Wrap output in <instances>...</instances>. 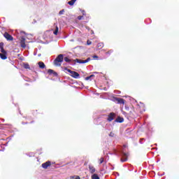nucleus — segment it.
Listing matches in <instances>:
<instances>
[{"mask_svg": "<svg viewBox=\"0 0 179 179\" xmlns=\"http://www.w3.org/2000/svg\"><path fill=\"white\" fill-rule=\"evenodd\" d=\"M114 117H115V113H110L108 116V121H109V122H111V121L114 120Z\"/></svg>", "mask_w": 179, "mask_h": 179, "instance_id": "1a4fd4ad", "label": "nucleus"}, {"mask_svg": "<svg viewBox=\"0 0 179 179\" xmlns=\"http://www.w3.org/2000/svg\"><path fill=\"white\" fill-rule=\"evenodd\" d=\"M123 121H124V118L121 117H117V118L115 120V122L122 123Z\"/></svg>", "mask_w": 179, "mask_h": 179, "instance_id": "4468645a", "label": "nucleus"}, {"mask_svg": "<svg viewBox=\"0 0 179 179\" xmlns=\"http://www.w3.org/2000/svg\"><path fill=\"white\" fill-rule=\"evenodd\" d=\"M48 73H49V75H53V76H58V73L52 69H48Z\"/></svg>", "mask_w": 179, "mask_h": 179, "instance_id": "9b49d317", "label": "nucleus"}, {"mask_svg": "<svg viewBox=\"0 0 179 179\" xmlns=\"http://www.w3.org/2000/svg\"><path fill=\"white\" fill-rule=\"evenodd\" d=\"M50 166H51V162H50V161H48V162L42 164L43 169H48V167H50Z\"/></svg>", "mask_w": 179, "mask_h": 179, "instance_id": "9d476101", "label": "nucleus"}, {"mask_svg": "<svg viewBox=\"0 0 179 179\" xmlns=\"http://www.w3.org/2000/svg\"><path fill=\"white\" fill-rule=\"evenodd\" d=\"M64 62V55H59L54 60V64L56 66H61V63Z\"/></svg>", "mask_w": 179, "mask_h": 179, "instance_id": "7ed1b4c3", "label": "nucleus"}, {"mask_svg": "<svg viewBox=\"0 0 179 179\" xmlns=\"http://www.w3.org/2000/svg\"><path fill=\"white\" fill-rule=\"evenodd\" d=\"M76 2V0H71L70 1L68 2V4L70 5V6H73V5H74Z\"/></svg>", "mask_w": 179, "mask_h": 179, "instance_id": "f3484780", "label": "nucleus"}, {"mask_svg": "<svg viewBox=\"0 0 179 179\" xmlns=\"http://www.w3.org/2000/svg\"><path fill=\"white\" fill-rule=\"evenodd\" d=\"M103 47H104V43H99L97 44V48H103Z\"/></svg>", "mask_w": 179, "mask_h": 179, "instance_id": "a211bd4d", "label": "nucleus"}, {"mask_svg": "<svg viewBox=\"0 0 179 179\" xmlns=\"http://www.w3.org/2000/svg\"><path fill=\"white\" fill-rule=\"evenodd\" d=\"M64 69L65 71H67V72H69L71 76H72V78H74V79H79V78H80V75L78 72L71 71V69L67 68H65Z\"/></svg>", "mask_w": 179, "mask_h": 179, "instance_id": "20e7f679", "label": "nucleus"}, {"mask_svg": "<svg viewBox=\"0 0 179 179\" xmlns=\"http://www.w3.org/2000/svg\"><path fill=\"white\" fill-rule=\"evenodd\" d=\"M26 38H24V36H22L20 39V45L22 48H26Z\"/></svg>", "mask_w": 179, "mask_h": 179, "instance_id": "6e6552de", "label": "nucleus"}, {"mask_svg": "<svg viewBox=\"0 0 179 179\" xmlns=\"http://www.w3.org/2000/svg\"><path fill=\"white\" fill-rule=\"evenodd\" d=\"M64 61H65V62H72V60L71 59H70L69 57H64Z\"/></svg>", "mask_w": 179, "mask_h": 179, "instance_id": "aec40b11", "label": "nucleus"}, {"mask_svg": "<svg viewBox=\"0 0 179 179\" xmlns=\"http://www.w3.org/2000/svg\"><path fill=\"white\" fill-rule=\"evenodd\" d=\"M64 13H65V10L62 9V10H60L59 12V15H64Z\"/></svg>", "mask_w": 179, "mask_h": 179, "instance_id": "5701e85b", "label": "nucleus"}, {"mask_svg": "<svg viewBox=\"0 0 179 179\" xmlns=\"http://www.w3.org/2000/svg\"><path fill=\"white\" fill-rule=\"evenodd\" d=\"M70 179H80L79 176H71Z\"/></svg>", "mask_w": 179, "mask_h": 179, "instance_id": "4be33fe9", "label": "nucleus"}, {"mask_svg": "<svg viewBox=\"0 0 179 179\" xmlns=\"http://www.w3.org/2000/svg\"><path fill=\"white\" fill-rule=\"evenodd\" d=\"M117 176H120V173H117Z\"/></svg>", "mask_w": 179, "mask_h": 179, "instance_id": "f704fd0d", "label": "nucleus"}, {"mask_svg": "<svg viewBox=\"0 0 179 179\" xmlns=\"http://www.w3.org/2000/svg\"><path fill=\"white\" fill-rule=\"evenodd\" d=\"M38 65L39 68H41V69H44V68H45V64L43 62H39L38 63Z\"/></svg>", "mask_w": 179, "mask_h": 179, "instance_id": "ddd939ff", "label": "nucleus"}, {"mask_svg": "<svg viewBox=\"0 0 179 179\" xmlns=\"http://www.w3.org/2000/svg\"><path fill=\"white\" fill-rule=\"evenodd\" d=\"M93 58H96V59L99 58V56H97V55H94L93 56Z\"/></svg>", "mask_w": 179, "mask_h": 179, "instance_id": "c85d7f7f", "label": "nucleus"}, {"mask_svg": "<svg viewBox=\"0 0 179 179\" xmlns=\"http://www.w3.org/2000/svg\"><path fill=\"white\" fill-rule=\"evenodd\" d=\"M114 133L113 131H111L110 134H109V136H110L111 138H114Z\"/></svg>", "mask_w": 179, "mask_h": 179, "instance_id": "a878e982", "label": "nucleus"}, {"mask_svg": "<svg viewBox=\"0 0 179 179\" xmlns=\"http://www.w3.org/2000/svg\"><path fill=\"white\" fill-rule=\"evenodd\" d=\"M119 155L120 156H122L121 162L122 163H124V162H127L128 160V153H127V145H124L121 148L120 150H119Z\"/></svg>", "mask_w": 179, "mask_h": 179, "instance_id": "f257e3e1", "label": "nucleus"}, {"mask_svg": "<svg viewBox=\"0 0 179 179\" xmlns=\"http://www.w3.org/2000/svg\"><path fill=\"white\" fill-rule=\"evenodd\" d=\"M74 61H75V62H77L78 64H87V62H89V61H90V57H88L85 60L76 59Z\"/></svg>", "mask_w": 179, "mask_h": 179, "instance_id": "423d86ee", "label": "nucleus"}, {"mask_svg": "<svg viewBox=\"0 0 179 179\" xmlns=\"http://www.w3.org/2000/svg\"><path fill=\"white\" fill-rule=\"evenodd\" d=\"M141 104H142V106H143V107H144V106H145V105H143V103H141Z\"/></svg>", "mask_w": 179, "mask_h": 179, "instance_id": "473e14b6", "label": "nucleus"}, {"mask_svg": "<svg viewBox=\"0 0 179 179\" xmlns=\"http://www.w3.org/2000/svg\"><path fill=\"white\" fill-rule=\"evenodd\" d=\"M142 141H143V138H141V139H140V143H143L142 142Z\"/></svg>", "mask_w": 179, "mask_h": 179, "instance_id": "c756f323", "label": "nucleus"}, {"mask_svg": "<svg viewBox=\"0 0 179 179\" xmlns=\"http://www.w3.org/2000/svg\"><path fill=\"white\" fill-rule=\"evenodd\" d=\"M94 73H97V72H94Z\"/></svg>", "mask_w": 179, "mask_h": 179, "instance_id": "c9c22d12", "label": "nucleus"}, {"mask_svg": "<svg viewBox=\"0 0 179 179\" xmlns=\"http://www.w3.org/2000/svg\"><path fill=\"white\" fill-rule=\"evenodd\" d=\"M78 20H82V19H83V16L80 15L78 17Z\"/></svg>", "mask_w": 179, "mask_h": 179, "instance_id": "bb28decb", "label": "nucleus"}, {"mask_svg": "<svg viewBox=\"0 0 179 179\" xmlns=\"http://www.w3.org/2000/svg\"><path fill=\"white\" fill-rule=\"evenodd\" d=\"M92 78H94V74H92L87 77L85 78V80H92Z\"/></svg>", "mask_w": 179, "mask_h": 179, "instance_id": "dca6fc26", "label": "nucleus"}, {"mask_svg": "<svg viewBox=\"0 0 179 179\" xmlns=\"http://www.w3.org/2000/svg\"><path fill=\"white\" fill-rule=\"evenodd\" d=\"M58 30H59V28L58 27H56V29L55 30L53 31V34L57 36L58 34Z\"/></svg>", "mask_w": 179, "mask_h": 179, "instance_id": "6ab92c4d", "label": "nucleus"}, {"mask_svg": "<svg viewBox=\"0 0 179 179\" xmlns=\"http://www.w3.org/2000/svg\"><path fill=\"white\" fill-rule=\"evenodd\" d=\"M113 101L117 104H125V101L122 98L113 97Z\"/></svg>", "mask_w": 179, "mask_h": 179, "instance_id": "39448f33", "label": "nucleus"}, {"mask_svg": "<svg viewBox=\"0 0 179 179\" xmlns=\"http://www.w3.org/2000/svg\"><path fill=\"white\" fill-rule=\"evenodd\" d=\"M38 57H41V54L38 55Z\"/></svg>", "mask_w": 179, "mask_h": 179, "instance_id": "2f4dec72", "label": "nucleus"}, {"mask_svg": "<svg viewBox=\"0 0 179 179\" xmlns=\"http://www.w3.org/2000/svg\"><path fill=\"white\" fill-rule=\"evenodd\" d=\"M111 54H113V50H110L106 52V55H110Z\"/></svg>", "mask_w": 179, "mask_h": 179, "instance_id": "393cba45", "label": "nucleus"}, {"mask_svg": "<svg viewBox=\"0 0 179 179\" xmlns=\"http://www.w3.org/2000/svg\"><path fill=\"white\" fill-rule=\"evenodd\" d=\"M103 162H104V158L101 157V158L99 159V164H103Z\"/></svg>", "mask_w": 179, "mask_h": 179, "instance_id": "b1692460", "label": "nucleus"}, {"mask_svg": "<svg viewBox=\"0 0 179 179\" xmlns=\"http://www.w3.org/2000/svg\"><path fill=\"white\" fill-rule=\"evenodd\" d=\"M92 34H94V32L93 31H92Z\"/></svg>", "mask_w": 179, "mask_h": 179, "instance_id": "72a5a7b5", "label": "nucleus"}, {"mask_svg": "<svg viewBox=\"0 0 179 179\" xmlns=\"http://www.w3.org/2000/svg\"><path fill=\"white\" fill-rule=\"evenodd\" d=\"M24 68L25 69H30V66L29 65V64H24Z\"/></svg>", "mask_w": 179, "mask_h": 179, "instance_id": "412c9836", "label": "nucleus"}, {"mask_svg": "<svg viewBox=\"0 0 179 179\" xmlns=\"http://www.w3.org/2000/svg\"><path fill=\"white\" fill-rule=\"evenodd\" d=\"M0 58L1 59H6L8 57L6 56V51L3 49V43H0Z\"/></svg>", "mask_w": 179, "mask_h": 179, "instance_id": "f03ea898", "label": "nucleus"}, {"mask_svg": "<svg viewBox=\"0 0 179 179\" xmlns=\"http://www.w3.org/2000/svg\"><path fill=\"white\" fill-rule=\"evenodd\" d=\"M87 45H90L92 44V41H87Z\"/></svg>", "mask_w": 179, "mask_h": 179, "instance_id": "cd10ccee", "label": "nucleus"}, {"mask_svg": "<svg viewBox=\"0 0 179 179\" xmlns=\"http://www.w3.org/2000/svg\"><path fill=\"white\" fill-rule=\"evenodd\" d=\"M91 178L92 179H100V177H99V175H97L96 173H94L92 175Z\"/></svg>", "mask_w": 179, "mask_h": 179, "instance_id": "2eb2a0df", "label": "nucleus"}, {"mask_svg": "<svg viewBox=\"0 0 179 179\" xmlns=\"http://www.w3.org/2000/svg\"><path fill=\"white\" fill-rule=\"evenodd\" d=\"M89 170L91 174H94V173L96 172V169H94V166L92 165H89Z\"/></svg>", "mask_w": 179, "mask_h": 179, "instance_id": "f8f14e48", "label": "nucleus"}, {"mask_svg": "<svg viewBox=\"0 0 179 179\" xmlns=\"http://www.w3.org/2000/svg\"><path fill=\"white\" fill-rule=\"evenodd\" d=\"M3 36L8 41H12L13 40V36L9 34L8 32L4 33Z\"/></svg>", "mask_w": 179, "mask_h": 179, "instance_id": "0eeeda50", "label": "nucleus"}, {"mask_svg": "<svg viewBox=\"0 0 179 179\" xmlns=\"http://www.w3.org/2000/svg\"><path fill=\"white\" fill-rule=\"evenodd\" d=\"M83 15H86V14L85 13V10H83Z\"/></svg>", "mask_w": 179, "mask_h": 179, "instance_id": "7c9ffc66", "label": "nucleus"}]
</instances>
